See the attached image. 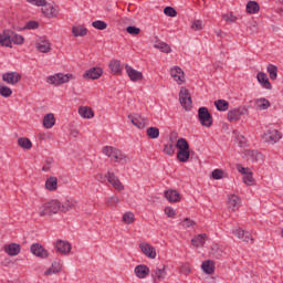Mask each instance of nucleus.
<instances>
[{
    "instance_id": "nucleus-1",
    "label": "nucleus",
    "mask_w": 283,
    "mask_h": 283,
    "mask_svg": "<svg viewBox=\"0 0 283 283\" xmlns=\"http://www.w3.org/2000/svg\"><path fill=\"white\" fill-rule=\"evenodd\" d=\"M25 39L21 34H17L11 30H4L1 34V45L6 48H12L14 45H23Z\"/></svg>"
},
{
    "instance_id": "nucleus-2",
    "label": "nucleus",
    "mask_w": 283,
    "mask_h": 283,
    "mask_svg": "<svg viewBox=\"0 0 283 283\" xmlns=\"http://www.w3.org/2000/svg\"><path fill=\"white\" fill-rule=\"evenodd\" d=\"M74 78V75L72 73H55L54 75H51L46 78V83L49 85H55L59 87V85H64V83H70Z\"/></svg>"
},
{
    "instance_id": "nucleus-3",
    "label": "nucleus",
    "mask_w": 283,
    "mask_h": 283,
    "mask_svg": "<svg viewBox=\"0 0 283 283\" xmlns=\"http://www.w3.org/2000/svg\"><path fill=\"white\" fill-rule=\"evenodd\" d=\"M57 211H61V201L53 199L42 206L40 217L43 218L45 216H54V213H56Z\"/></svg>"
},
{
    "instance_id": "nucleus-4",
    "label": "nucleus",
    "mask_w": 283,
    "mask_h": 283,
    "mask_svg": "<svg viewBox=\"0 0 283 283\" xmlns=\"http://www.w3.org/2000/svg\"><path fill=\"white\" fill-rule=\"evenodd\" d=\"M198 120L202 127H211L213 125V116L209 113V108L202 106L198 109Z\"/></svg>"
},
{
    "instance_id": "nucleus-5",
    "label": "nucleus",
    "mask_w": 283,
    "mask_h": 283,
    "mask_svg": "<svg viewBox=\"0 0 283 283\" xmlns=\"http://www.w3.org/2000/svg\"><path fill=\"white\" fill-rule=\"evenodd\" d=\"M102 151L105 156L114 160V163H120V160H125V155H123V151L115 148L114 146H104Z\"/></svg>"
},
{
    "instance_id": "nucleus-6",
    "label": "nucleus",
    "mask_w": 283,
    "mask_h": 283,
    "mask_svg": "<svg viewBox=\"0 0 283 283\" xmlns=\"http://www.w3.org/2000/svg\"><path fill=\"white\" fill-rule=\"evenodd\" d=\"M179 101L181 107L186 109V112L191 111V105H193V102L191 101V95L189 94V90L187 88H181L179 92Z\"/></svg>"
},
{
    "instance_id": "nucleus-7",
    "label": "nucleus",
    "mask_w": 283,
    "mask_h": 283,
    "mask_svg": "<svg viewBox=\"0 0 283 283\" xmlns=\"http://www.w3.org/2000/svg\"><path fill=\"white\" fill-rule=\"evenodd\" d=\"M264 143H269L270 145H275V143H280L282 140V133L277 129H269L262 136Z\"/></svg>"
},
{
    "instance_id": "nucleus-8",
    "label": "nucleus",
    "mask_w": 283,
    "mask_h": 283,
    "mask_svg": "<svg viewBox=\"0 0 283 283\" xmlns=\"http://www.w3.org/2000/svg\"><path fill=\"white\" fill-rule=\"evenodd\" d=\"M42 13L46 19H54V17H59V6L54 3H48V1H44V4H42Z\"/></svg>"
},
{
    "instance_id": "nucleus-9",
    "label": "nucleus",
    "mask_w": 283,
    "mask_h": 283,
    "mask_svg": "<svg viewBox=\"0 0 283 283\" xmlns=\"http://www.w3.org/2000/svg\"><path fill=\"white\" fill-rule=\"evenodd\" d=\"M247 108L243 106H239L237 108L230 109L228 112V120L229 123H235L238 120H240V118H242V116H244V114H247Z\"/></svg>"
},
{
    "instance_id": "nucleus-10",
    "label": "nucleus",
    "mask_w": 283,
    "mask_h": 283,
    "mask_svg": "<svg viewBox=\"0 0 283 283\" xmlns=\"http://www.w3.org/2000/svg\"><path fill=\"white\" fill-rule=\"evenodd\" d=\"M237 169L239 174H242L244 185L251 187V185H253V171H251V168H244L242 165H237Z\"/></svg>"
},
{
    "instance_id": "nucleus-11",
    "label": "nucleus",
    "mask_w": 283,
    "mask_h": 283,
    "mask_svg": "<svg viewBox=\"0 0 283 283\" xmlns=\"http://www.w3.org/2000/svg\"><path fill=\"white\" fill-rule=\"evenodd\" d=\"M105 178L107 179L109 185H112V187H114V189H116L117 191H123V189H125V186H123V182H120V179H118V177L114 172L108 171L105 175Z\"/></svg>"
},
{
    "instance_id": "nucleus-12",
    "label": "nucleus",
    "mask_w": 283,
    "mask_h": 283,
    "mask_svg": "<svg viewBox=\"0 0 283 283\" xmlns=\"http://www.w3.org/2000/svg\"><path fill=\"white\" fill-rule=\"evenodd\" d=\"M233 235L239 240H243V242H251L253 244V235L249 231H244L241 228H237L232 230Z\"/></svg>"
},
{
    "instance_id": "nucleus-13",
    "label": "nucleus",
    "mask_w": 283,
    "mask_h": 283,
    "mask_svg": "<svg viewBox=\"0 0 283 283\" xmlns=\"http://www.w3.org/2000/svg\"><path fill=\"white\" fill-rule=\"evenodd\" d=\"M125 70L128 78H130L133 83H136L137 81H143V72L129 66V64L125 65Z\"/></svg>"
},
{
    "instance_id": "nucleus-14",
    "label": "nucleus",
    "mask_w": 283,
    "mask_h": 283,
    "mask_svg": "<svg viewBox=\"0 0 283 283\" xmlns=\"http://www.w3.org/2000/svg\"><path fill=\"white\" fill-rule=\"evenodd\" d=\"M78 209V201L74 198H70L63 203H61V212L67 213V211H74Z\"/></svg>"
},
{
    "instance_id": "nucleus-15",
    "label": "nucleus",
    "mask_w": 283,
    "mask_h": 283,
    "mask_svg": "<svg viewBox=\"0 0 283 283\" xmlns=\"http://www.w3.org/2000/svg\"><path fill=\"white\" fill-rule=\"evenodd\" d=\"M2 81L8 83V85H17L21 81V74L18 72H8L2 75Z\"/></svg>"
},
{
    "instance_id": "nucleus-16",
    "label": "nucleus",
    "mask_w": 283,
    "mask_h": 283,
    "mask_svg": "<svg viewBox=\"0 0 283 283\" xmlns=\"http://www.w3.org/2000/svg\"><path fill=\"white\" fill-rule=\"evenodd\" d=\"M31 253H33V255H35L36 258H49L50 253H48V250H45V248H43V245L39 244V243H33L30 248Z\"/></svg>"
},
{
    "instance_id": "nucleus-17",
    "label": "nucleus",
    "mask_w": 283,
    "mask_h": 283,
    "mask_svg": "<svg viewBox=\"0 0 283 283\" xmlns=\"http://www.w3.org/2000/svg\"><path fill=\"white\" fill-rule=\"evenodd\" d=\"M35 48L38 52H41L42 54H48V52L52 50V44L45 38H40L35 43Z\"/></svg>"
},
{
    "instance_id": "nucleus-18",
    "label": "nucleus",
    "mask_w": 283,
    "mask_h": 283,
    "mask_svg": "<svg viewBox=\"0 0 283 283\" xmlns=\"http://www.w3.org/2000/svg\"><path fill=\"white\" fill-rule=\"evenodd\" d=\"M170 75L172 76L174 81L178 83V85H182L185 83V72L180 66H175L170 70Z\"/></svg>"
},
{
    "instance_id": "nucleus-19",
    "label": "nucleus",
    "mask_w": 283,
    "mask_h": 283,
    "mask_svg": "<svg viewBox=\"0 0 283 283\" xmlns=\"http://www.w3.org/2000/svg\"><path fill=\"white\" fill-rule=\"evenodd\" d=\"M101 76H103V69L101 67H92L83 74V78H91L92 81H96Z\"/></svg>"
},
{
    "instance_id": "nucleus-20",
    "label": "nucleus",
    "mask_w": 283,
    "mask_h": 283,
    "mask_svg": "<svg viewBox=\"0 0 283 283\" xmlns=\"http://www.w3.org/2000/svg\"><path fill=\"white\" fill-rule=\"evenodd\" d=\"M55 249L57 253H61L62 255H67V253L72 251V244H70V242L67 241L59 240L55 243Z\"/></svg>"
},
{
    "instance_id": "nucleus-21",
    "label": "nucleus",
    "mask_w": 283,
    "mask_h": 283,
    "mask_svg": "<svg viewBox=\"0 0 283 283\" xmlns=\"http://www.w3.org/2000/svg\"><path fill=\"white\" fill-rule=\"evenodd\" d=\"M139 248L144 255H146V258H150V260H156V249L149 245V243H142Z\"/></svg>"
},
{
    "instance_id": "nucleus-22",
    "label": "nucleus",
    "mask_w": 283,
    "mask_h": 283,
    "mask_svg": "<svg viewBox=\"0 0 283 283\" xmlns=\"http://www.w3.org/2000/svg\"><path fill=\"white\" fill-rule=\"evenodd\" d=\"M228 207L230 211H238L240 209V197L238 195L228 196Z\"/></svg>"
},
{
    "instance_id": "nucleus-23",
    "label": "nucleus",
    "mask_w": 283,
    "mask_h": 283,
    "mask_svg": "<svg viewBox=\"0 0 283 283\" xmlns=\"http://www.w3.org/2000/svg\"><path fill=\"white\" fill-rule=\"evenodd\" d=\"M4 253H7V255H19V253H21V245L18 243H10L4 245Z\"/></svg>"
},
{
    "instance_id": "nucleus-24",
    "label": "nucleus",
    "mask_w": 283,
    "mask_h": 283,
    "mask_svg": "<svg viewBox=\"0 0 283 283\" xmlns=\"http://www.w3.org/2000/svg\"><path fill=\"white\" fill-rule=\"evenodd\" d=\"M151 277L154 282H161V280H165L167 277V272L165 271L164 268H156L155 270L151 271Z\"/></svg>"
},
{
    "instance_id": "nucleus-25",
    "label": "nucleus",
    "mask_w": 283,
    "mask_h": 283,
    "mask_svg": "<svg viewBox=\"0 0 283 283\" xmlns=\"http://www.w3.org/2000/svg\"><path fill=\"white\" fill-rule=\"evenodd\" d=\"M135 275L139 280H145V277H147V275H149V268L145 264L137 265L135 268Z\"/></svg>"
},
{
    "instance_id": "nucleus-26",
    "label": "nucleus",
    "mask_w": 283,
    "mask_h": 283,
    "mask_svg": "<svg viewBox=\"0 0 283 283\" xmlns=\"http://www.w3.org/2000/svg\"><path fill=\"white\" fill-rule=\"evenodd\" d=\"M54 125H56V118L54 117V114H46L43 118V127H45V129H52Z\"/></svg>"
},
{
    "instance_id": "nucleus-27",
    "label": "nucleus",
    "mask_w": 283,
    "mask_h": 283,
    "mask_svg": "<svg viewBox=\"0 0 283 283\" xmlns=\"http://www.w3.org/2000/svg\"><path fill=\"white\" fill-rule=\"evenodd\" d=\"M256 80L264 90H271V82H269V76L265 73H258Z\"/></svg>"
},
{
    "instance_id": "nucleus-28",
    "label": "nucleus",
    "mask_w": 283,
    "mask_h": 283,
    "mask_svg": "<svg viewBox=\"0 0 283 283\" xmlns=\"http://www.w3.org/2000/svg\"><path fill=\"white\" fill-rule=\"evenodd\" d=\"M165 198L168 202H180V193L176 190H167Z\"/></svg>"
},
{
    "instance_id": "nucleus-29",
    "label": "nucleus",
    "mask_w": 283,
    "mask_h": 283,
    "mask_svg": "<svg viewBox=\"0 0 283 283\" xmlns=\"http://www.w3.org/2000/svg\"><path fill=\"white\" fill-rule=\"evenodd\" d=\"M201 269L203 273H207V275H211L213 274V271H216V264L213 263V261L208 260L201 264Z\"/></svg>"
},
{
    "instance_id": "nucleus-30",
    "label": "nucleus",
    "mask_w": 283,
    "mask_h": 283,
    "mask_svg": "<svg viewBox=\"0 0 283 283\" xmlns=\"http://www.w3.org/2000/svg\"><path fill=\"white\" fill-rule=\"evenodd\" d=\"M45 188L49 191H56L59 188V179L56 177H50L45 181Z\"/></svg>"
},
{
    "instance_id": "nucleus-31",
    "label": "nucleus",
    "mask_w": 283,
    "mask_h": 283,
    "mask_svg": "<svg viewBox=\"0 0 283 283\" xmlns=\"http://www.w3.org/2000/svg\"><path fill=\"white\" fill-rule=\"evenodd\" d=\"M205 242H207V234H198L191 239L192 247H205Z\"/></svg>"
},
{
    "instance_id": "nucleus-32",
    "label": "nucleus",
    "mask_w": 283,
    "mask_h": 283,
    "mask_svg": "<svg viewBox=\"0 0 283 283\" xmlns=\"http://www.w3.org/2000/svg\"><path fill=\"white\" fill-rule=\"evenodd\" d=\"M109 70L114 74H120L123 72V65L120 64V61L118 60H112L109 62Z\"/></svg>"
},
{
    "instance_id": "nucleus-33",
    "label": "nucleus",
    "mask_w": 283,
    "mask_h": 283,
    "mask_svg": "<svg viewBox=\"0 0 283 283\" xmlns=\"http://www.w3.org/2000/svg\"><path fill=\"white\" fill-rule=\"evenodd\" d=\"M78 114L82 118H94V111L87 106H81L78 108Z\"/></svg>"
},
{
    "instance_id": "nucleus-34",
    "label": "nucleus",
    "mask_w": 283,
    "mask_h": 283,
    "mask_svg": "<svg viewBox=\"0 0 283 283\" xmlns=\"http://www.w3.org/2000/svg\"><path fill=\"white\" fill-rule=\"evenodd\" d=\"M244 155L247 156L248 160H251L252 163H258V159L262 156L258 150H244Z\"/></svg>"
},
{
    "instance_id": "nucleus-35",
    "label": "nucleus",
    "mask_w": 283,
    "mask_h": 283,
    "mask_svg": "<svg viewBox=\"0 0 283 283\" xmlns=\"http://www.w3.org/2000/svg\"><path fill=\"white\" fill-rule=\"evenodd\" d=\"M214 107L218 112H227L229 111V102L227 99H218L214 102Z\"/></svg>"
},
{
    "instance_id": "nucleus-36",
    "label": "nucleus",
    "mask_w": 283,
    "mask_h": 283,
    "mask_svg": "<svg viewBox=\"0 0 283 283\" xmlns=\"http://www.w3.org/2000/svg\"><path fill=\"white\" fill-rule=\"evenodd\" d=\"M247 12H249V14H258V12H260V4L255 1H249L247 3Z\"/></svg>"
},
{
    "instance_id": "nucleus-37",
    "label": "nucleus",
    "mask_w": 283,
    "mask_h": 283,
    "mask_svg": "<svg viewBox=\"0 0 283 283\" xmlns=\"http://www.w3.org/2000/svg\"><path fill=\"white\" fill-rule=\"evenodd\" d=\"M255 105L258 109L264 111L271 107V102H269L266 98H259L255 101Z\"/></svg>"
},
{
    "instance_id": "nucleus-38",
    "label": "nucleus",
    "mask_w": 283,
    "mask_h": 283,
    "mask_svg": "<svg viewBox=\"0 0 283 283\" xmlns=\"http://www.w3.org/2000/svg\"><path fill=\"white\" fill-rule=\"evenodd\" d=\"M146 135L148 136V138H151L153 140H155L156 138H158V136H160V129H158V127H148L146 130Z\"/></svg>"
},
{
    "instance_id": "nucleus-39",
    "label": "nucleus",
    "mask_w": 283,
    "mask_h": 283,
    "mask_svg": "<svg viewBox=\"0 0 283 283\" xmlns=\"http://www.w3.org/2000/svg\"><path fill=\"white\" fill-rule=\"evenodd\" d=\"M73 36H86L87 35V29L85 27H73L72 28Z\"/></svg>"
},
{
    "instance_id": "nucleus-40",
    "label": "nucleus",
    "mask_w": 283,
    "mask_h": 283,
    "mask_svg": "<svg viewBox=\"0 0 283 283\" xmlns=\"http://www.w3.org/2000/svg\"><path fill=\"white\" fill-rule=\"evenodd\" d=\"M18 145L22 149H32V142L28 137H21L18 139Z\"/></svg>"
},
{
    "instance_id": "nucleus-41",
    "label": "nucleus",
    "mask_w": 283,
    "mask_h": 283,
    "mask_svg": "<svg viewBox=\"0 0 283 283\" xmlns=\"http://www.w3.org/2000/svg\"><path fill=\"white\" fill-rule=\"evenodd\" d=\"M190 156H191V153L189 150H179L177 153V158L179 163H187Z\"/></svg>"
},
{
    "instance_id": "nucleus-42",
    "label": "nucleus",
    "mask_w": 283,
    "mask_h": 283,
    "mask_svg": "<svg viewBox=\"0 0 283 283\" xmlns=\"http://www.w3.org/2000/svg\"><path fill=\"white\" fill-rule=\"evenodd\" d=\"M128 119L130 120V123H133L135 127H138V129H145V123L140 122V119L137 116L129 115Z\"/></svg>"
},
{
    "instance_id": "nucleus-43",
    "label": "nucleus",
    "mask_w": 283,
    "mask_h": 283,
    "mask_svg": "<svg viewBox=\"0 0 283 283\" xmlns=\"http://www.w3.org/2000/svg\"><path fill=\"white\" fill-rule=\"evenodd\" d=\"M268 74H269L271 81H275V78H277V66H275L273 64H269L268 65Z\"/></svg>"
},
{
    "instance_id": "nucleus-44",
    "label": "nucleus",
    "mask_w": 283,
    "mask_h": 283,
    "mask_svg": "<svg viewBox=\"0 0 283 283\" xmlns=\"http://www.w3.org/2000/svg\"><path fill=\"white\" fill-rule=\"evenodd\" d=\"M176 147L179 150H189V142H187L185 138H179L176 143Z\"/></svg>"
},
{
    "instance_id": "nucleus-45",
    "label": "nucleus",
    "mask_w": 283,
    "mask_h": 283,
    "mask_svg": "<svg viewBox=\"0 0 283 283\" xmlns=\"http://www.w3.org/2000/svg\"><path fill=\"white\" fill-rule=\"evenodd\" d=\"M155 48L157 50H160L161 52H165L166 54H169V52H171V46H169V44H167L165 42H157L155 44Z\"/></svg>"
},
{
    "instance_id": "nucleus-46",
    "label": "nucleus",
    "mask_w": 283,
    "mask_h": 283,
    "mask_svg": "<svg viewBox=\"0 0 283 283\" xmlns=\"http://www.w3.org/2000/svg\"><path fill=\"white\" fill-rule=\"evenodd\" d=\"M135 220L134 212H125L123 214V222H125V224H132Z\"/></svg>"
},
{
    "instance_id": "nucleus-47",
    "label": "nucleus",
    "mask_w": 283,
    "mask_h": 283,
    "mask_svg": "<svg viewBox=\"0 0 283 283\" xmlns=\"http://www.w3.org/2000/svg\"><path fill=\"white\" fill-rule=\"evenodd\" d=\"M92 25L95 28V30H107V24L103 20L94 21L92 22Z\"/></svg>"
},
{
    "instance_id": "nucleus-48",
    "label": "nucleus",
    "mask_w": 283,
    "mask_h": 283,
    "mask_svg": "<svg viewBox=\"0 0 283 283\" xmlns=\"http://www.w3.org/2000/svg\"><path fill=\"white\" fill-rule=\"evenodd\" d=\"M119 202H120V199H118V197L116 196L108 197L106 199L107 207H116Z\"/></svg>"
},
{
    "instance_id": "nucleus-49",
    "label": "nucleus",
    "mask_w": 283,
    "mask_h": 283,
    "mask_svg": "<svg viewBox=\"0 0 283 283\" xmlns=\"http://www.w3.org/2000/svg\"><path fill=\"white\" fill-rule=\"evenodd\" d=\"M164 14H166V17H178V12L176 11V9H174V7H166L164 9Z\"/></svg>"
},
{
    "instance_id": "nucleus-50",
    "label": "nucleus",
    "mask_w": 283,
    "mask_h": 283,
    "mask_svg": "<svg viewBox=\"0 0 283 283\" xmlns=\"http://www.w3.org/2000/svg\"><path fill=\"white\" fill-rule=\"evenodd\" d=\"M202 28H205V24L201 20H195L191 24V30H193L195 32L202 30Z\"/></svg>"
},
{
    "instance_id": "nucleus-51",
    "label": "nucleus",
    "mask_w": 283,
    "mask_h": 283,
    "mask_svg": "<svg viewBox=\"0 0 283 283\" xmlns=\"http://www.w3.org/2000/svg\"><path fill=\"white\" fill-rule=\"evenodd\" d=\"M1 96H3L4 98H10V96H12V88L2 85L1 86Z\"/></svg>"
},
{
    "instance_id": "nucleus-52",
    "label": "nucleus",
    "mask_w": 283,
    "mask_h": 283,
    "mask_svg": "<svg viewBox=\"0 0 283 283\" xmlns=\"http://www.w3.org/2000/svg\"><path fill=\"white\" fill-rule=\"evenodd\" d=\"M164 151L165 154H167V156H174L176 148L172 146V144H166L164 147Z\"/></svg>"
},
{
    "instance_id": "nucleus-53",
    "label": "nucleus",
    "mask_w": 283,
    "mask_h": 283,
    "mask_svg": "<svg viewBox=\"0 0 283 283\" xmlns=\"http://www.w3.org/2000/svg\"><path fill=\"white\" fill-rule=\"evenodd\" d=\"M126 32L128 34H132L133 36H137V34H140V28H138V27H127Z\"/></svg>"
},
{
    "instance_id": "nucleus-54",
    "label": "nucleus",
    "mask_w": 283,
    "mask_h": 283,
    "mask_svg": "<svg viewBox=\"0 0 283 283\" xmlns=\"http://www.w3.org/2000/svg\"><path fill=\"white\" fill-rule=\"evenodd\" d=\"M211 176H212L213 180H220L224 176V171H222L221 169H214L212 171Z\"/></svg>"
},
{
    "instance_id": "nucleus-55",
    "label": "nucleus",
    "mask_w": 283,
    "mask_h": 283,
    "mask_svg": "<svg viewBox=\"0 0 283 283\" xmlns=\"http://www.w3.org/2000/svg\"><path fill=\"white\" fill-rule=\"evenodd\" d=\"M195 226H196V221H193V220H191L189 218H185L184 219L182 227H186V229H191Z\"/></svg>"
},
{
    "instance_id": "nucleus-56",
    "label": "nucleus",
    "mask_w": 283,
    "mask_h": 283,
    "mask_svg": "<svg viewBox=\"0 0 283 283\" xmlns=\"http://www.w3.org/2000/svg\"><path fill=\"white\" fill-rule=\"evenodd\" d=\"M222 19H224V21H227L229 23H235L238 18H235V15H233V13H228V14H223Z\"/></svg>"
},
{
    "instance_id": "nucleus-57",
    "label": "nucleus",
    "mask_w": 283,
    "mask_h": 283,
    "mask_svg": "<svg viewBox=\"0 0 283 283\" xmlns=\"http://www.w3.org/2000/svg\"><path fill=\"white\" fill-rule=\"evenodd\" d=\"M51 268L53 269V272L61 273V269H62L61 260L54 261Z\"/></svg>"
},
{
    "instance_id": "nucleus-58",
    "label": "nucleus",
    "mask_w": 283,
    "mask_h": 283,
    "mask_svg": "<svg viewBox=\"0 0 283 283\" xmlns=\"http://www.w3.org/2000/svg\"><path fill=\"white\" fill-rule=\"evenodd\" d=\"M36 28H39V22L36 21H29L25 23L27 30H36Z\"/></svg>"
},
{
    "instance_id": "nucleus-59",
    "label": "nucleus",
    "mask_w": 283,
    "mask_h": 283,
    "mask_svg": "<svg viewBox=\"0 0 283 283\" xmlns=\"http://www.w3.org/2000/svg\"><path fill=\"white\" fill-rule=\"evenodd\" d=\"M27 2L31 3V6H38L39 8L45 6V0H27Z\"/></svg>"
},
{
    "instance_id": "nucleus-60",
    "label": "nucleus",
    "mask_w": 283,
    "mask_h": 283,
    "mask_svg": "<svg viewBox=\"0 0 283 283\" xmlns=\"http://www.w3.org/2000/svg\"><path fill=\"white\" fill-rule=\"evenodd\" d=\"M165 213L168 218H174V216H176V210H174L171 207H166Z\"/></svg>"
},
{
    "instance_id": "nucleus-61",
    "label": "nucleus",
    "mask_w": 283,
    "mask_h": 283,
    "mask_svg": "<svg viewBox=\"0 0 283 283\" xmlns=\"http://www.w3.org/2000/svg\"><path fill=\"white\" fill-rule=\"evenodd\" d=\"M105 176H103V174H97L96 176H95V180H97V182H103L104 180H105Z\"/></svg>"
},
{
    "instance_id": "nucleus-62",
    "label": "nucleus",
    "mask_w": 283,
    "mask_h": 283,
    "mask_svg": "<svg viewBox=\"0 0 283 283\" xmlns=\"http://www.w3.org/2000/svg\"><path fill=\"white\" fill-rule=\"evenodd\" d=\"M56 272H54L53 268H49L45 270L44 275H54Z\"/></svg>"
},
{
    "instance_id": "nucleus-63",
    "label": "nucleus",
    "mask_w": 283,
    "mask_h": 283,
    "mask_svg": "<svg viewBox=\"0 0 283 283\" xmlns=\"http://www.w3.org/2000/svg\"><path fill=\"white\" fill-rule=\"evenodd\" d=\"M42 171H50V167L48 166L42 167Z\"/></svg>"
},
{
    "instance_id": "nucleus-64",
    "label": "nucleus",
    "mask_w": 283,
    "mask_h": 283,
    "mask_svg": "<svg viewBox=\"0 0 283 283\" xmlns=\"http://www.w3.org/2000/svg\"><path fill=\"white\" fill-rule=\"evenodd\" d=\"M281 12H282V14H283V9H281Z\"/></svg>"
}]
</instances>
